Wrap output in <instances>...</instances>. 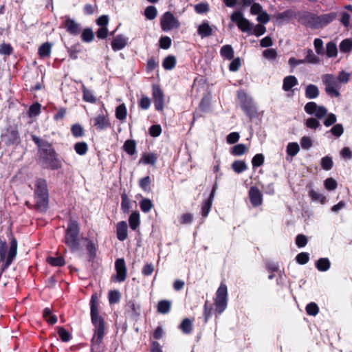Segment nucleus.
Segmentation results:
<instances>
[{
  "instance_id": "nucleus-35",
  "label": "nucleus",
  "mask_w": 352,
  "mask_h": 352,
  "mask_svg": "<svg viewBox=\"0 0 352 352\" xmlns=\"http://www.w3.org/2000/svg\"><path fill=\"white\" fill-rule=\"evenodd\" d=\"M221 55L228 60H231L234 56V51L231 45H223L221 49Z\"/></svg>"
},
{
  "instance_id": "nucleus-5",
  "label": "nucleus",
  "mask_w": 352,
  "mask_h": 352,
  "mask_svg": "<svg viewBox=\"0 0 352 352\" xmlns=\"http://www.w3.org/2000/svg\"><path fill=\"white\" fill-rule=\"evenodd\" d=\"M36 204L38 209L44 210L46 209L48 201V192L46 182L39 179L36 182L35 189Z\"/></svg>"
},
{
  "instance_id": "nucleus-16",
  "label": "nucleus",
  "mask_w": 352,
  "mask_h": 352,
  "mask_svg": "<svg viewBox=\"0 0 352 352\" xmlns=\"http://www.w3.org/2000/svg\"><path fill=\"white\" fill-rule=\"evenodd\" d=\"M129 42V38L123 34L116 36L111 40V48L114 51H118L124 48Z\"/></svg>"
},
{
  "instance_id": "nucleus-4",
  "label": "nucleus",
  "mask_w": 352,
  "mask_h": 352,
  "mask_svg": "<svg viewBox=\"0 0 352 352\" xmlns=\"http://www.w3.org/2000/svg\"><path fill=\"white\" fill-rule=\"evenodd\" d=\"M7 249L6 242L0 240V261L4 263L2 267L3 270L10 266L16 256L17 241L16 239L12 238L8 252Z\"/></svg>"
},
{
  "instance_id": "nucleus-36",
  "label": "nucleus",
  "mask_w": 352,
  "mask_h": 352,
  "mask_svg": "<svg viewBox=\"0 0 352 352\" xmlns=\"http://www.w3.org/2000/svg\"><path fill=\"white\" fill-rule=\"evenodd\" d=\"M43 316L45 320L51 324H54L57 322V317L52 314V310L48 307L43 310Z\"/></svg>"
},
{
  "instance_id": "nucleus-34",
  "label": "nucleus",
  "mask_w": 352,
  "mask_h": 352,
  "mask_svg": "<svg viewBox=\"0 0 352 352\" xmlns=\"http://www.w3.org/2000/svg\"><path fill=\"white\" fill-rule=\"evenodd\" d=\"M157 161V156L153 153L144 154L140 160V163L154 165Z\"/></svg>"
},
{
  "instance_id": "nucleus-18",
  "label": "nucleus",
  "mask_w": 352,
  "mask_h": 352,
  "mask_svg": "<svg viewBox=\"0 0 352 352\" xmlns=\"http://www.w3.org/2000/svg\"><path fill=\"white\" fill-rule=\"evenodd\" d=\"M116 236L120 241H124L128 236V226L126 221H120L116 225Z\"/></svg>"
},
{
  "instance_id": "nucleus-9",
  "label": "nucleus",
  "mask_w": 352,
  "mask_h": 352,
  "mask_svg": "<svg viewBox=\"0 0 352 352\" xmlns=\"http://www.w3.org/2000/svg\"><path fill=\"white\" fill-rule=\"evenodd\" d=\"M160 25L164 32L178 28L180 25L179 21L170 12H166L160 19Z\"/></svg>"
},
{
  "instance_id": "nucleus-56",
  "label": "nucleus",
  "mask_w": 352,
  "mask_h": 352,
  "mask_svg": "<svg viewBox=\"0 0 352 352\" xmlns=\"http://www.w3.org/2000/svg\"><path fill=\"white\" fill-rule=\"evenodd\" d=\"M351 74L346 72L341 71L339 72L338 77L336 78L338 80L340 85L341 83L346 84L350 80Z\"/></svg>"
},
{
  "instance_id": "nucleus-53",
  "label": "nucleus",
  "mask_w": 352,
  "mask_h": 352,
  "mask_svg": "<svg viewBox=\"0 0 352 352\" xmlns=\"http://www.w3.org/2000/svg\"><path fill=\"white\" fill-rule=\"evenodd\" d=\"M263 56L270 60H274L277 57V52L275 49L270 48L265 50L263 52Z\"/></svg>"
},
{
  "instance_id": "nucleus-3",
  "label": "nucleus",
  "mask_w": 352,
  "mask_h": 352,
  "mask_svg": "<svg viewBox=\"0 0 352 352\" xmlns=\"http://www.w3.org/2000/svg\"><path fill=\"white\" fill-rule=\"evenodd\" d=\"M32 139L39 148L40 156L45 166L51 169L58 168L59 167L58 162L56 158V153L51 144L35 135H32Z\"/></svg>"
},
{
  "instance_id": "nucleus-21",
  "label": "nucleus",
  "mask_w": 352,
  "mask_h": 352,
  "mask_svg": "<svg viewBox=\"0 0 352 352\" xmlns=\"http://www.w3.org/2000/svg\"><path fill=\"white\" fill-rule=\"evenodd\" d=\"M197 33L201 38L208 37L212 34V28L210 26L208 21H204L199 25Z\"/></svg>"
},
{
  "instance_id": "nucleus-17",
  "label": "nucleus",
  "mask_w": 352,
  "mask_h": 352,
  "mask_svg": "<svg viewBox=\"0 0 352 352\" xmlns=\"http://www.w3.org/2000/svg\"><path fill=\"white\" fill-rule=\"evenodd\" d=\"M249 197L253 206L256 207L262 204V195L259 190L256 187H251L249 190Z\"/></svg>"
},
{
  "instance_id": "nucleus-13",
  "label": "nucleus",
  "mask_w": 352,
  "mask_h": 352,
  "mask_svg": "<svg viewBox=\"0 0 352 352\" xmlns=\"http://www.w3.org/2000/svg\"><path fill=\"white\" fill-rule=\"evenodd\" d=\"M99 28L96 32L97 37L99 38H105L108 35L107 25L109 23V17L107 15H102L96 21Z\"/></svg>"
},
{
  "instance_id": "nucleus-1",
  "label": "nucleus",
  "mask_w": 352,
  "mask_h": 352,
  "mask_svg": "<svg viewBox=\"0 0 352 352\" xmlns=\"http://www.w3.org/2000/svg\"><path fill=\"white\" fill-rule=\"evenodd\" d=\"M79 227L75 221H70L65 232V243L72 252L80 250V244L85 246L87 250L86 258L91 261L96 256V247L93 241L86 238L81 239L78 237Z\"/></svg>"
},
{
  "instance_id": "nucleus-19",
  "label": "nucleus",
  "mask_w": 352,
  "mask_h": 352,
  "mask_svg": "<svg viewBox=\"0 0 352 352\" xmlns=\"http://www.w3.org/2000/svg\"><path fill=\"white\" fill-rule=\"evenodd\" d=\"M126 309L133 318H137L140 316V305L134 300H131L127 302Z\"/></svg>"
},
{
  "instance_id": "nucleus-24",
  "label": "nucleus",
  "mask_w": 352,
  "mask_h": 352,
  "mask_svg": "<svg viewBox=\"0 0 352 352\" xmlns=\"http://www.w3.org/2000/svg\"><path fill=\"white\" fill-rule=\"evenodd\" d=\"M319 89L315 85L309 84L305 88V96L308 99H315L319 96Z\"/></svg>"
},
{
  "instance_id": "nucleus-40",
  "label": "nucleus",
  "mask_w": 352,
  "mask_h": 352,
  "mask_svg": "<svg viewBox=\"0 0 352 352\" xmlns=\"http://www.w3.org/2000/svg\"><path fill=\"white\" fill-rule=\"evenodd\" d=\"M116 117L120 120H124L126 117V108L124 104H121L116 109Z\"/></svg>"
},
{
  "instance_id": "nucleus-55",
  "label": "nucleus",
  "mask_w": 352,
  "mask_h": 352,
  "mask_svg": "<svg viewBox=\"0 0 352 352\" xmlns=\"http://www.w3.org/2000/svg\"><path fill=\"white\" fill-rule=\"evenodd\" d=\"M334 136L340 137L344 133V127L342 124H335L329 131Z\"/></svg>"
},
{
  "instance_id": "nucleus-43",
  "label": "nucleus",
  "mask_w": 352,
  "mask_h": 352,
  "mask_svg": "<svg viewBox=\"0 0 352 352\" xmlns=\"http://www.w3.org/2000/svg\"><path fill=\"white\" fill-rule=\"evenodd\" d=\"M304 60L305 63L317 64L320 62V58L314 54L312 50H308Z\"/></svg>"
},
{
  "instance_id": "nucleus-11",
  "label": "nucleus",
  "mask_w": 352,
  "mask_h": 352,
  "mask_svg": "<svg viewBox=\"0 0 352 352\" xmlns=\"http://www.w3.org/2000/svg\"><path fill=\"white\" fill-rule=\"evenodd\" d=\"M116 275L113 280L116 283H122L126 278V266L124 258H118L115 262Z\"/></svg>"
},
{
  "instance_id": "nucleus-57",
  "label": "nucleus",
  "mask_w": 352,
  "mask_h": 352,
  "mask_svg": "<svg viewBox=\"0 0 352 352\" xmlns=\"http://www.w3.org/2000/svg\"><path fill=\"white\" fill-rule=\"evenodd\" d=\"M324 185L327 190H333L337 188L338 184L334 179L330 177L324 180Z\"/></svg>"
},
{
  "instance_id": "nucleus-32",
  "label": "nucleus",
  "mask_w": 352,
  "mask_h": 352,
  "mask_svg": "<svg viewBox=\"0 0 352 352\" xmlns=\"http://www.w3.org/2000/svg\"><path fill=\"white\" fill-rule=\"evenodd\" d=\"M247 164L243 160H236L232 164V168L236 173H241L247 169Z\"/></svg>"
},
{
  "instance_id": "nucleus-31",
  "label": "nucleus",
  "mask_w": 352,
  "mask_h": 352,
  "mask_svg": "<svg viewBox=\"0 0 352 352\" xmlns=\"http://www.w3.org/2000/svg\"><path fill=\"white\" fill-rule=\"evenodd\" d=\"M247 150L248 148L244 144H239L231 148L230 153L234 156H240L243 155Z\"/></svg>"
},
{
  "instance_id": "nucleus-45",
  "label": "nucleus",
  "mask_w": 352,
  "mask_h": 352,
  "mask_svg": "<svg viewBox=\"0 0 352 352\" xmlns=\"http://www.w3.org/2000/svg\"><path fill=\"white\" fill-rule=\"evenodd\" d=\"M333 15L331 14L318 16L319 28L329 24L333 20Z\"/></svg>"
},
{
  "instance_id": "nucleus-54",
  "label": "nucleus",
  "mask_w": 352,
  "mask_h": 352,
  "mask_svg": "<svg viewBox=\"0 0 352 352\" xmlns=\"http://www.w3.org/2000/svg\"><path fill=\"white\" fill-rule=\"evenodd\" d=\"M305 124L307 128L311 129H316L320 126V122L314 118L307 119Z\"/></svg>"
},
{
  "instance_id": "nucleus-30",
  "label": "nucleus",
  "mask_w": 352,
  "mask_h": 352,
  "mask_svg": "<svg viewBox=\"0 0 352 352\" xmlns=\"http://www.w3.org/2000/svg\"><path fill=\"white\" fill-rule=\"evenodd\" d=\"M171 303L166 300H160L157 305V311L160 314H166L170 311Z\"/></svg>"
},
{
  "instance_id": "nucleus-22",
  "label": "nucleus",
  "mask_w": 352,
  "mask_h": 352,
  "mask_svg": "<svg viewBox=\"0 0 352 352\" xmlns=\"http://www.w3.org/2000/svg\"><path fill=\"white\" fill-rule=\"evenodd\" d=\"M298 85V80L294 76H287L284 78L283 82V89L285 91L292 90V87Z\"/></svg>"
},
{
  "instance_id": "nucleus-25",
  "label": "nucleus",
  "mask_w": 352,
  "mask_h": 352,
  "mask_svg": "<svg viewBox=\"0 0 352 352\" xmlns=\"http://www.w3.org/2000/svg\"><path fill=\"white\" fill-rule=\"evenodd\" d=\"M65 28L67 32L72 34H77L80 31L78 24H77L74 20L69 19L65 21Z\"/></svg>"
},
{
  "instance_id": "nucleus-12",
  "label": "nucleus",
  "mask_w": 352,
  "mask_h": 352,
  "mask_svg": "<svg viewBox=\"0 0 352 352\" xmlns=\"http://www.w3.org/2000/svg\"><path fill=\"white\" fill-rule=\"evenodd\" d=\"M231 20L236 23L238 28L242 32H250L252 30V24L240 12H233L231 15Z\"/></svg>"
},
{
  "instance_id": "nucleus-6",
  "label": "nucleus",
  "mask_w": 352,
  "mask_h": 352,
  "mask_svg": "<svg viewBox=\"0 0 352 352\" xmlns=\"http://www.w3.org/2000/svg\"><path fill=\"white\" fill-rule=\"evenodd\" d=\"M237 97L245 114L250 118L255 117L257 109L252 97L248 96L243 90L238 91Z\"/></svg>"
},
{
  "instance_id": "nucleus-20",
  "label": "nucleus",
  "mask_w": 352,
  "mask_h": 352,
  "mask_svg": "<svg viewBox=\"0 0 352 352\" xmlns=\"http://www.w3.org/2000/svg\"><path fill=\"white\" fill-rule=\"evenodd\" d=\"M94 126H95L97 129L102 130L108 126L109 124V118L107 115H98L95 118L92 120Z\"/></svg>"
},
{
  "instance_id": "nucleus-49",
  "label": "nucleus",
  "mask_w": 352,
  "mask_h": 352,
  "mask_svg": "<svg viewBox=\"0 0 352 352\" xmlns=\"http://www.w3.org/2000/svg\"><path fill=\"white\" fill-rule=\"evenodd\" d=\"M140 188L145 192L151 190V178L149 176L144 177L140 180L139 182Z\"/></svg>"
},
{
  "instance_id": "nucleus-52",
  "label": "nucleus",
  "mask_w": 352,
  "mask_h": 352,
  "mask_svg": "<svg viewBox=\"0 0 352 352\" xmlns=\"http://www.w3.org/2000/svg\"><path fill=\"white\" fill-rule=\"evenodd\" d=\"M51 52V45L48 43L43 44L38 49L41 57L49 56Z\"/></svg>"
},
{
  "instance_id": "nucleus-38",
  "label": "nucleus",
  "mask_w": 352,
  "mask_h": 352,
  "mask_svg": "<svg viewBox=\"0 0 352 352\" xmlns=\"http://www.w3.org/2000/svg\"><path fill=\"white\" fill-rule=\"evenodd\" d=\"M326 54L329 58L336 57L338 54V48L333 42H329L326 46Z\"/></svg>"
},
{
  "instance_id": "nucleus-59",
  "label": "nucleus",
  "mask_w": 352,
  "mask_h": 352,
  "mask_svg": "<svg viewBox=\"0 0 352 352\" xmlns=\"http://www.w3.org/2000/svg\"><path fill=\"white\" fill-rule=\"evenodd\" d=\"M296 260L299 264L305 265L309 260V254L307 252H301L296 256Z\"/></svg>"
},
{
  "instance_id": "nucleus-51",
  "label": "nucleus",
  "mask_w": 352,
  "mask_h": 352,
  "mask_svg": "<svg viewBox=\"0 0 352 352\" xmlns=\"http://www.w3.org/2000/svg\"><path fill=\"white\" fill-rule=\"evenodd\" d=\"M74 149L78 154L83 155L87 153L88 146L85 142H78L74 145Z\"/></svg>"
},
{
  "instance_id": "nucleus-27",
  "label": "nucleus",
  "mask_w": 352,
  "mask_h": 352,
  "mask_svg": "<svg viewBox=\"0 0 352 352\" xmlns=\"http://www.w3.org/2000/svg\"><path fill=\"white\" fill-rule=\"evenodd\" d=\"M179 329L185 334H190L192 331V321L189 318L184 319L179 325Z\"/></svg>"
},
{
  "instance_id": "nucleus-8",
  "label": "nucleus",
  "mask_w": 352,
  "mask_h": 352,
  "mask_svg": "<svg viewBox=\"0 0 352 352\" xmlns=\"http://www.w3.org/2000/svg\"><path fill=\"white\" fill-rule=\"evenodd\" d=\"M322 80L325 85V91L330 96L338 97L340 85L337 78L333 74H324L322 76Z\"/></svg>"
},
{
  "instance_id": "nucleus-64",
  "label": "nucleus",
  "mask_w": 352,
  "mask_h": 352,
  "mask_svg": "<svg viewBox=\"0 0 352 352\" xmlns=\"http://www.w3.org/2000/svg\"><path fill=\"white\" fill-rule=\"evenodd\" d=\"M240 135L237 132H232L227 135L226 141L228 144H232L237 142L239 140Z\"/></svg>"
},
{
  "instance_id": "nucleus-47",
  "label": "nucleus",
  "mask_w": 352,
  "mask_h": 352,
  "mask_svg": "<svg viewBox=\"0 0 352 352\" xmlns=\"http://www.w3.org/2000/svg\"><path fill=\"white\" fill-rule=\"evenodd\" d=\"M307 314L309 316H315L319 312V307L315 302H310L306 306Z\"/></svg>"
},
{
  "instance_id": "nucleus-14",
  "label": "nucleus",
  "mask_w": 352,
  "mask_h": 352,
  "mask_svg": "<svg viewBox=\"0 0 352 352\" xmlns=\"http://www.w3.org/2000/svg\"><path fill=\"white\" fill-rule=\"evenodd\" d=\"M153 97L155 109L157 111H162L164 109V94L157 85L153 86Z\"/></svg>"
},
{
  "instance_id": "nucleus-29",
  "label": "nucleus",
  "mask_w": 352,
  "mask_h": 352,
  "mask_svg": "<svg viewBox=\"0 0 352 352\" xmlns=\"http://www.w3.org/2000/svg\"><path fill=\"white\" fill-rule=\"evenodd\" d=\"M130 228L133 230H136L140 226V214L138 212H133L129 218Z\"/></svg>"
},
{
  "instance_id": "nucleus-44",
  "label": "nucleus",
  "mask_w": 352,
  "mask_h": 352,
  "mask_svg": "<svg viewBox=\"0 0 352 352\" xmlns=\"http://www.w3.org/2000/svg\"><path fill=\"white\" fill-rule=\"evenodd\" d=\"M340 50L344 53H349L352 50V41L346 38L343 40L340 44Z\"/></svg>"
},
{
  "instance_id": "nucleus-58",
  "label": "nucleus",
  "mask_w": 352,
  "mask_h": 352,
  "mask_svg": "<svg viewBox=\"0 0 352 352\" xmlns=\"http://www.w3.org/2000/svg\"><path fill=\"white\" fill-rule=\"evenodd\" d=\"M264 162V156L261 153L255 155L252 160V164L254 167H258L261 166Z\"/></svg>"
},
{
  "instance_id": "nucleus-10",
  "label": "nucleus",
  "mask_w": 352,
  "mask_h": 352,
  "mask_svg": "<svg viewBox=\"0 0 352 352\" xmlns=\"http://www.w3.org/2000/svg\"><path fill=\"white\" fill-rule=\"evenodd\" d=\"M305 111L314 116L317 119H322L327 114V109L323 106L318 105L314 102H307L304 107Z\"/></svg>"
},
{
  "instance_id": "nucleus-62",
  "label": "nucleus",
  "mask_w": 352,
  "mask_h": 352,
  "mask_svg": "<svg viewBox=\"0 0 352 352\" xmlns=\"http://www.w3.org/2000/svg\"><path fill=\"white\" fill-rule=\"evenodd\" d=\"M314 45L318 54H324L323 41L320 38H316Z\"/></svg>"
},
{
  "instance_id": "nucleus-39",
  "label": "nucleus",
  "mask_w": 352,
  "mask_h": 352,
  "mask_svg": "<svg viewBox=\"0 0 352 352\" xmlns=\"http://www.w3.org/2000/svg\"><path fill=\"white\" fill-rule=\"evenodd\" d=\"M140 207L142 212L147 213L152 209L153 204L151 199L144 198L140 201Z\"/></svg>"
},
{
  "instance_id": "nucleus-33",
  "label": "nucleus",
  "mask_w": 352,
  "mask_h": 352,
  "mask_svg": "<svg viewBox=\"0 0 352 352\" xmlns=\"http://www.w3.org/2000/svg\"><path fill=\"white\" fill-rule=\"evenodd\" d=\"M176 65V59L174 56H168L162 63L163 67L166 70L173 69Z\"/></svg>"
},
{
  "instance_id": "nucleus-7",
  "label": "nucleus",
  "mask_w": 352,
  "mask_h": 352,
  "mask_svg": "<svg viewBox=\"0 0 352 352\" xmlns=\"http://www.w3.org/2000/svg\"><path fill=\"white\" fill-rule=\"evenodd\" d=\"M228 305V289L225 284L221 283L219 287L214 299L215 311L218 315L221 314Z\"/></svg>"
},
{
  "instance_id": "nucleus-60",
  "label": "nucleus",
  "mask_w": 352,
  "mask_h": 352,
  "mask_svg": "<svg viewBox=\"0 0 352 352\" xmlns=\"http://www.w3.org/2000/svg\"><path fill=\"white\" fill-rule=\"evenodd\" d=\"M94 38V32L89 29H85L82 33V39L85 42H90Z\"/></svg>"
},
{
  "instance_id": "nucleus-23",
  "label": "nucleus",
  "mask_w": 352,
  "mask_h": 352,
  "mask_svg": "<svg viewBox=\"0 0 352 352\" xmlns=\"http://www.w3.org/2000/svg\"><path fill=\"white\" fill-rule=\"evenodd\" d=\"M295 16V12L292 10H287L283 12H278L274 17L280 22L289 21Z\"/></svg>"
},
{
  "instance_id": "nucleus-61",
  "label": "nucleus",
  "mask_w": 352,
  "mask_h": 352,
  "mask_svg": "<svg viewBox=\"0 0 352 352\" xmlns=\"http://www.w3.org/2000/svg\"><path fill=\"white\" fill-rule=\"evenodd\" d=\"M58 333L59 337L63 342H67V341L69 340V339L71 338L70 333L67 330H65L63 327H58Z\"/></svg>"
},
{
  "instance_id": "nucleus-41",
  "label": "nucleus",
  "mask_w": 352,
  "mask_h": 352,
  "mask_svg": "<svg viewBox=\"0 0 352 352\" xmlns=\"http://www.w3.org/2000/svg\"><path fill=\"white\" fill-rule=\"evenodd\" d=\"M47 262L54 267H60L65 265V262L62 256L52 257L48 256Z\"/></svg>"
},
{
  "instance_id": "nucleus-50",
  "label": "nucleus",
  "mask_w": 352,
  "mask_h": 352,
  "mask_svg": "<svg viewBox=\"0 0 352 352\" xmlns=\"http://www.w3.org/2000/svg\"><path fill=\"white\" fill-rule=\"evenodd\" d=\"M320 164L322 168L326 170L331 169L333 164L332 158L329 156L322 157Z\"/></svg>"
},
{
  "instance_id": "nucleus-37",
  "label": "nucleus",
  "mask_w": 352,
  "mask_h": 352,
  "mask_svg": "<svg viewBox=\"0 0 352 352\" xmlns=\"http://www.w3.org/2000/svg\"><path fill=\"white\" fill-rule=\"evenodd\" d=\"M309 196L311 197L312 201H319L321 204H324L327 201L326 197L322 194H320L313 189L309 191Z\"/></svg>"
},
{
  "instance_id": "nucleus-63",
  "label": "nucleus",
  "mask_w": 352,
  "mask_h": 352,
  "mask_svg": "<svg viewBox=\"0 0 352 352\" xmlns=\"http://www.w3.org/2000/svg\"><path fill=\"white\" fill-rule=\"evenodd\" d=\"M171 45V39L168 36H162L160 39V46L161 48L167 50Z\"/></svg>"
},
{
  "instance_id": "nucleus-2",
  "label": "nucleus",
  "mask_w": 352,
  "mask_h": 352,
  "mask_svg": "<svg viewBox=\"0 0 352 352\" xmlns=\"http://www.w3.org/2000/svg\"><path fill=\"white\" fill-rule=\"evenodd\" d=\"M100 301L97 294H94L90 301L91 322L95 327L94 336L92 339L93 344L101 342L104 334V322L99 315L98 308Z\"/></svg>"
},
{
  "instance_id": "nucleus-46",
  "label": "nucleus",
  "mask_w": 352,
  "mask_h": 352,
  "mask_svg": "<svg viewBox=\"0 0 352 352\" xmlns=\"http://www.w3.org/2000/svg\"><path fill=\"white\" fill-rule=\"evenodd\" d=\"M124 151L130 155L135 153V142L134 140H127L124 144Z\"/></svg>"
},
{
  "instance_id": "nucleus-15",
  "label": "nucleus",
  "mask_w": 352,
  "mask_h": 352,
  "mask_svg": "<svg viewBox=\"0 0 352 352\" xmlns=\"http://www.w3.org/2000/svg\"><path fill=\"white\" fill-rule=\"evenodd\" d=\"M217 184L215 183L214 184L213 187H212V189L211 193L210 195V197L206 200H205L203 202V204H202V206H201V215L204 218L208 216V213L210 211L212 200L214 199V194H215V192L217 190Z\"/></svg>"
},
{
  "instance_id": "nucleus-48",
  "label": "nucleus",
  "mask_w": 352,
  "mask_h": 352,
  "mask_svg": "<svg viewBox=\"0 0 352 352\" xmlns=\"http://www.w3.org/2000/svg\"><path fill=\"white\" fill-rule=\"evenodd\" d=\"M157 13L156 8L153 6H148L144 10V15L149 20L154 19L157 16Z\"/></svg>"
},
{
  "instance_id": "nucleus-42",
  "label": "nucleus",
  "mask_w": 352,
  "mask_h": 352,
  "mask_svg": "<svg viewBox=\"0 0 352 352\" xmlns=\"http://www.w3.org/2000/svg\"><path fill=\"white\" fill-rule=\"evenodd\" d=\"M299 145L296 142H290L287 146V153L291 157H294L299 152Z\"/></svg>"
},
{
  "instance_id": "nucleus-26",
  "label": "nucleus",
  "mask_w": 352,
  "mask_h": 352,
  "mask_svg": "<svg viewBox=\"0 0 352 352\" xmlns=\"http://www.w3.org/2000/svg\"><path fill=\"white\" fill-rule=\"evenodd\" d=\"M305 20L307 26L313 28H319L318 16L308 14L305 16Z\"/></svg>"
},
{
  "instance_id": "nucleus-28",
  "label": "nucleus",
  "mask_w": 352,
  "mask_h": 352,
  "mask_svg": "<svg viewBox=\"0 0 352 352\" xmlns=\"http://www.w3.org/2000/svg\"><path fill=\"white\" fill-rule=\"evenodd\" d=\"M316 268L320 272H326L331 267V263L327 258H320L316 263Z\"/></svg>"
}]
</instances>
